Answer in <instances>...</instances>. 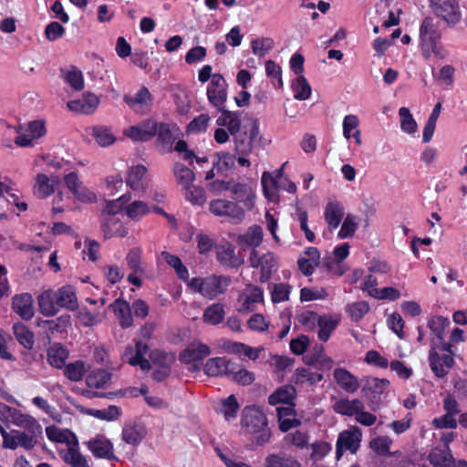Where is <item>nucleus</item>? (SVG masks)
<instances>
[{
	"label": "nucleus",
	"instance_id": "obj_43",
	"mask_svg": "<svg viewBox=\"0 0 467 467\" xmlns=\"http://www.w3.org/2000/svg\"><path fill=\"white\" fill-rule=\"evenodd\" d=\"M263 241V229L259 225H253L247 233L240 236V244L254 249L260 245Z\"/></svg>",
	"mask_w": 467,
	"mask_h": 467
},
{
	"label": "nucleus",
	"instance_id": "obj_42",
	"mask_svg": "<svg viewBox=\"0 0 467 467\" xmlns=\"http://www.w3.org/2000/svg\"><path fill=\"white\" fill-rule=\"evenodd\" d=\"M268 288L271 293V300L274 304L289 300L292 286L288 284L278 283L269 284Z\"/></svg>",
	"mask_w": 467,
	"mask_h": 467
},
{
	"label": "nucleus",
	"instance_id": "obj_58",
	"mask_svg": "<svg viewBox=\"0 0 467 467\" xmlns=\"http://www.w3.org/2000/svg\"><path fill=\"white\" fill-rule=\"evenodd\" d=\"M142 250L140 247H133L126 255V262L129 268L134 273L143 274L141 267Z\"/></svg>",
	"mask_w": 467,
	"mask_h": 467
},
{
	"label": "nucleus",
	"instance_id": "obj_29",
	"mask_svg": "<svg viewBox=\"0 0 467 467\" xmlns=\"http://www.w3.org/2000/svg\"><path fill=\"white\" fill-rule=\"evenodd\" d=\"M230 190L233 193V199L235 201V203L242 202L248 210L253 208L254 195L251 187L247 184L237 182L230 187Z\"/></svg>",
	"mask_w": 467,
	"mask_h": 467
},
{
	"label": "nucleus",
	"instance_id": "obj_54",
	"mask_svg": "<svg viewBox=\"0 0 467 467\" xmlns=\"http://www.w3.org/2000/svg\"><path fill=\"white\" fill-rule=\"evenodd\" d=\"M129 218L138 221L150 213L148 204L142 201H134L125 208Z\"/></svg>",
	"mask_w": 467,
	"mask_h": 467
},
{
	"label": "nucleus",
	"instance_id": "obj_9",
	"mask_svg": "<svg viewBox=\"0 0 467 467\" xmlns=\"http://www.w3.org/2000/svg\"><path fill=\"white\" fill-rule=\"evenodd\" d=\"M157 120L152 118L142 120L125 130L124 134L133 141L147 142L152 140L158 131Z\"/></svg>",
	"mask_w": 467,
	"mask_h": 467
},
{
	"label": "nucleus",
	"instance_id": "obj_34",
	"mask_svg": "<svg viewBox=\"0 0 467 467\" xmlns=\"http://www.w3.org/2000/svg\"><path fill=\"white\" fill-rule=\"evenodd\" d=\"M228 378L242 386H248L255 379L254 372L247 370L236 362L233 363Z\"/></svg>",
	"mask_w": 467,
	"mask_h": 467
},
{
	"label": "nucleus",
	"instance_id": "obj_32",
	"mask_svg": "<svg viewBox=\"0 0 467 467\" xmlns=\"http://www.w3.org/2000/svg\"><path fill=\"white\" fill-rule=\"evenodd\" d=\"M13 332L16 339L21 346L27 350L33 348L35 345V336L27 326L21 322L15 323L13 325Z\"/></svg>",
	"mask_w": 467,
	"mask_h": 467
},
{
	"label": "nucleus",
	"instance_id": "obj_3",
	"mask_svg": "<svg viewBox=\"0 0 467 467\" xmlns=\"http://www.w3.org/2000/svg\"><path fill=\"white\" fill-rule=\"evenodd\" d=\"M242 425L245 430L254 435V441L258 446L265 445L272 436L268 428L265 414L255 406L244 409Z\"/></svg>",
	"mask_w": 467,
	"mask_h": 467
},
{
	"label": "nucleus",
	"instance_id": "obj_30",
	"mask_svg": "<svg viewBox=\"0 0 467 467\" xmlns=\"http://www.w3.org/2000/svg\"><path fill=\"white\" fill-rule=\"evenodd\" d=\"M428 459L432 467H451V464L454 462L451 451L447 445L433 449L430 452Z\"/></svg>",
	"mask_w": 467,
	"mask_h": 467
},
{
	"label": "nucleus",
	"instance_id": "obj_8",
	"mask_svg": "<svg viewBox=\"0 0 467 467\" xmlns=\"http://www.w3.org/2000/svg\"><path fill=\"white\" fill-rule=\"evenodd\" d=\"M227 88L228 84L223 75L214 73L206 88L209 103L215 109L224 107L228 98Z\"/></svg>",
	"mask_w": 467,
	"mask_h": 467
},
{
	"label": "nucleus",
	"instance_id": "obj_12",
	"mask_svg": "<svg viewBox=\"0 0 467 467\" xmlns=\"http://www.w3.org/2000/svg\"><path fill=\"white\" fill-rule=\"evenodd\" d=\"M430 368L438 378L445 377L450 368L454 365V359L450 353L440 355L435 348H431L429 352Z\"/></svg>",
	"mask_w": 467,
	"mask_h": 467
},
{
	"label": "nucleus",
	"instance_id": "obj_63",
	"mask_svg": "<svg viewBox=\"0 0 467 467\" xmlns=\"http://www.w3.org/2000/svg\"><path fill=\"white\" fill-rule=\"evenodd\" d=\"M185 198L193 205H202L206 201L205 192L202 188L189 185V188H184Z\"/></svg>",
	"mask_w": 467,
	"mask_h": 467
},
{
	"label": "nucleus",
	"instance_id": "obj_7",
	"mask_svg": "<svg viewBox=\"0 0 467 467\" xmlns=\"http://www.w3.org/2000/svg\"><path fill=\"white\" fill-rule=\"evenodd\" d=\"M390 382L386 379L368 377L362 387L363 396L368 400L372 410L380 407L383 399L386 397V390Z\"/></svg>",
	"mask_w": 467,
	"mask_h": 467
},
{
	"label": "nucleus",
	"instance_id": "obj_10",
	"mask_svg": "<svg viewBox=\"0 0 467 467\" xmlns=\"http://www.w3.org/2000/svg\"><path fill=\"white\" fill-rule=\"evenodd\" d=\"M360 437L361 432L358 427L340 432L336 444L337 458L339 459L346 451L356 452L359 447Z\"/></svg>",
	"mask_w": 467,
	"mask_h": 467
},
{
	"label": "nucleus",
	"instance_id": "obj_60",
	"mask_svg": "<svg viewBox=\"0 0 467 467\" xmlns=\"http://www.w3.org/2000/svg\"><path fill=\"white\" fill-rule=\"evenodd\" d=\"M449 326L450 320L441 316L432 317L428 322L429 328L440 340L443 339V334Z\"/></svg>",
	"mask_w": 467,
	"mask_h": 467
},
{
	"label": "nucleus",
	"instance_id": "obj_21",
	"mask_svg": "<svg viewBox=\"0 0 467 467\" xmlns=\"http://www.w3.org/2000/svg\"><path fill=\"white\" fill-rule=\"evenodd\" d=\"M344 216V207L337 201L328 202L324 212L325 221L330 233L340 224Z\"/></svg>",
	"mask_w": 467,
	"mask_h": 467
},
{
	"label": "nucleus",
	"instance_id": "obj_62",
	"mask_svg": "<svg viewBox=\"0 0 467 467\" xmlns=\"http://www.w3.org/2000/svg\"><path fill=\"white\" fill-rule=\"evenodd\" d=\"M274 40L271 37H262L254 39L251 42V48L253 53L258 57H264L265 53L273 49Z\"/></svg>",
	"mask_w": 467,
	"mask_h": 467
},
{
	"label": "nucleus",
	"instance_id": "obj_24",
	"mask_svg": "<svg viewBox=\"0 0 467 467\" xmlns=\"http://www.w3.org/2000/svg\"><path fill=\"white\" fill-rule=\"evenodd\" d=\"M55 292L57 309L62 307L70 311H74L78 308V298L73 286L65 285Z\"/></svg>",
	"mask_w": 467,
	"mask_h": 467
},
{
	"label": "nucleus",
	"instance_id": "obj_22",
	"mask_svg": "<svg viewBox=\"0 0 467 467\" xmlns=\"http://www.w3.org/2000/svg\"><path fill=\"white\" fill-rule=\"evenodd\" d=\"M221 115L216 119V124L219 128L227 127L230 134H234L241 125V112L232 111L226 109V107L216 108Z\"/></svg>",
	"mask_w": 467,
	"mask_h": 467
},
{
	"label": "nucleus",
	"instance_id": "obj_25",
	"mask_svg": "<svg viewBox=\"0 0 467 467\" xmlns=\"http://www.w3.org/2000/svg\"><path fill=\"white\" fill-rule=\"evenodd\" d=\"M145 427L139 422L126 423L122 429V440L132 446H138L146 436Z\"/></svg>",
	"mask_w": 467,
	"mask_h": 467
},
{
	"label": "nucleus",
	"instance_id": "obj_50",
	"mask_svg": "<svg viewBox=\"0 0 467 467\" xmlns=\"http://www.w3.org/2000/svg\"><path fill=\"white\" fill-rule=\"evenodd\" d=\"M217 161L214 163L213 168L216 169L218 173H224L234 167L236 157L227 151H221L216 154Z\"/></svg>",
	"mask_w": 467,
	"mask_h": 467
},
{
	"label": "nucleus",
	"instance_id": "obj_18",
	"mask_svg": "<svg viewBox=\"0 0 467 467\" xmlns=\"http://www.w3.org/2000/svg\"><path fill=\"white\" fill-rule=\"evenodd\" d=\"M216 259L222 265L230 268H238L244 263L243 260L236 256L234 246L228 242L217 248Z\"/></svg>",
	"mask_w": 467,
	"mask_h": 467
},
{
	"label": "nucleus",
	"instance_id": "obj_23",
	"mask_svg": "<svg viewBox=\"0 0 467 467\" xmlns=\"http://www.w3.org/2000/svg\"><path fill=\"white\" fill-rule=\"evenodd\" d=\"M333 377L337 384L348 393H354L359 389L358 379L344 368H335Z\"/></svg>",
	"mask_w": 467,
	"mask_h": 467
},
{
	"label": "nucleus",
	"instance_id": "obj_15",
	"mask_svg": "<svg viewBox=\"0 0 467 467\" xmlns=\"http://www.w3.org/2000/svg\"><path fill=\"white\" fill-rule=\"evenodd\" d=\"M99 104V99L95 94L86 92L81 99L68 101L67 106L71 111L88 115L97 109Z\"/></svg>",
	"mask_w": 467,
	"mask_h": 467
},
{
	"label": "nucleus",
	"instance_id": "obj_20",
	"mask_svg": "<svg viewBox=\"0 0 467 467\" xmlns=\"http://www.w3.org/2000/svg\"><path fill=\"white\" fill-rule=\"evenodd\" d=\"M109 307L114 312L122 328H129L133 325L131 307L126 300L118 298L109 305Z\"/></svg>",
	"mask_w": 467,
	"mask_h": 467
},
{
	"label": "nucleus",
	"instance_id": "obj_28",
	"mask_svg": "<svg viewBox=\"0 0 467 467\" xmlns=\"http://www.w3.org/2000/svg\"><path fill=\"white\" fill-rule=\"evenodd\" d=\"M39 312L45 317H54L58 309L56 303V292L52 289L42 292L37 296Z\"/></svg>",
	"mask_w": 467,
	"mask_h": 467
},
{
	"label": "nucleus",
	"instance_id": "obj_11",
	"mask_svg": "<svg viewBox=\"0 0 467 467\" xmlns=\"http://www.w3.org/2000/svg\"><path fill=\"white\" fill-rule=\"evenodd\" d=\"M86 444L95 458L109 461L118 460L114 454L112 442L103 435H96V437L89 440Z\"/></svg>",
	"mask_w": 467,
	"mask_h": 467
},
{
	"label": "nucleus",
	"instance_id": "obj_44",
	"mask_svg": "<svg viewBox=\"0 0 467 467\" xmlns=\"http://www.w3.org/2000/svg\"><path fill=\"white\" fill-rule=\"evenodd\" d=\"M86 374L85 363L82 360L65 364L64 375L70 381L78 382L83 379Z\"/></svg>",
	"mask_w": 467,
	"mask_h": 467
},
{
	"label": "nucleus",
	"instance_id": "obj_31",
	"mask_svg": "<svg viewBox=\"0 0 467 467\" xmlns=\"http://www.w3.org/2000/svg\"><path fill=\"white\" fill-rule=\"evenodd\" d=\"M363 409L364 405L358 399H354L352 400L348 399H340L333 405V410L336 413L348 417L356 416L357 412Z\"/></svg>",
	"mask_w": 467,
	"mask_h": 467
},
{
	"label": "nucleus",
	"instance_id": "obj_52",
	"mask_svg": "<svg viewBox=\"0 0 467 467\" xmlns=\"http://www.w3.org/2000/svg\"><path fill=\"white\" fill-rule=\"evenodd\" d=\"M62 459L71 467H89L87 459L80 453L78 449L68 448L62 455Z\"/></svg>",
	"mask_w": 467,
	"mask_h": 467
},
{
	"label": "nucleus",
	"instance_id": "obj_26",
	"mask_svg": "<svg viewBox=\"0 0 467 467\" xmlns=\"http://www.w3.org/2000/svg\"><path fill=\"white\" fill-rule=\"evenodd\" d=\"M69 352L61 343H54L47 349V363L56 368H63L67 359Z\"/></svg>",
	"mask_w": 467,
	"mask_h": 467
},
{
	"label": "nucleus",
	"instance_id": "obj_41",
	"mask_svg": "<svg viewBox=\"0 0 467 467\" xmlns=\"http://www.w3.org/2000/svg\"><path fill=\"white\" fill-rule=\"evenodd\" d=\"M324 379L322 373L313 372L306 368H297L295 374L296 384L307 383L310 386L317 384Z\"/></svg>",
	"mask_w": 467,
	"mask_h": 467
},
{
	"label": "nucleus",
	"instance_id": "obj_19",
	"mask_svg": "<svg viewBox=\"0 0 467 467\" xmlns=\"http://www.w3.org/2000/svg\"><path fill=\"white\" fill-rule=\"evenodd\" d=\"M101 231L105 239L125 237L129 233L122 221L115 216H108L101 222Z\"/></svg>",
	"mask_w": 467,
	"mask_h": 467
},
{
	"label": "nucleus",
	"instance_id": "obj_64",
	"mask_svg": "<svg viewBox=\"0 0 467 467\" xmlns=\"http://www.w3.org/2000/svg\"><path fill=\"white\" fill-rule=\"evenodd\" d=\"M110 379V374L105 369L94 371L87 377L88 387L101 389Z\"/></svg>",
	"mask_w": 467,
	"mask_h": 467
},
{
	"label": "nucleus",
	"instance_id": "obj_45",
	"mask_svg": "<svg viewBox=\"0 0 467 467\" xmlns=\"http://www.w3.org/2000/svg\"><path fill=\"white\" fill-rule=\"evenodd\" d=\"M294 98L297 100H306L311 95V87L307 79L300 75L292 82Z\"/></svg>",
	"mask_w": 467,
	"mask_h": 467
},
{
	"label": "nucleus",
	"instance_id": "obj_35",
	"mask_svg": "<svg viewBox=\"0 0 467 467\" xmlns=\"http://www.w3.org/2000/svg\"><path fill=\"white\" fill-rule=\"evenodd\" d=\"M157 141L166 152L172 151V145L175 136L171 130V125L166 122H157Z\"/></svg>",
	"mask_w": 467,
	"mask_h": 467
},
{
	"label": "nucleus",
	"instance_id": "obj_53",
	"mask_svg": "<svg viewBox=\"0 0 467 467\" xmlns=\"http://www.w3.org/2000/svg\"><path fill=\"white\" fill-rule=\"evenodd\" d=\"M45 326L51 334L63 333L70 326V316L62 315L55 319L44 321Z\"/></svg>",
	"mask_w": 467,
	"mask_h": 467
},
{
	"label": "nucleus",
	"instance_id": "obj_16",
	"mask_svg": "<svg viewBox=\"0 0 467 467\" xmlns=\"http://www.w3.org/2000/svg\"><path fill=\"white\" fill-rule=\"evenodd\" d=\"M234 361L225 357H216L209 358L203 368L204 373L209 377L228 378Z\"/></svg>",
	"mask_w": 467,
	"mask_h": 467
},
{
	"label": "nucleus",
	"instance_id": "obj_46",
	"mask_svg": "<svg viewBox=\"0 0 467 467\" xmlns=\"http://www.w3.org/2000/svg\"><path fill=\"white\" fill-rule=\"evenodd\" d=\"M153 100L152 95L147 87H141L134 97L126 95L124 97V101L130 107L135 109L136 105H149L151 104Z\"/></svg>",
	"mask_w": 467,
	"mask_h": 467
},
{
	"label": "nucleus",
	"instance_id": "obj_5",
	"mask_svg": "<svg viewBox=\"0 0 467 467\" xmlns=\"http://www.w3.org/2000/svg\"><path fill=\"white\" fill-rule=\"evenodd\" d=\"M231 284L232 279L230 276L212 275L204 278L193 277L189 281L188 285L202 296L214 299L223 294Z\"/></svg>",
	"mask_w": 467,
	"mask_h": 467
},
{
	"label": "nucleus",
	"instance_id": "obj_4",
	"mask_svg": "<svg viewBox=\"0 0 467 467\" xmlns=\"http://www.w3.org/2000/svg\"><path fill=\"white\" fill-rule=\"evenodd\" d=\"M260 122L258 119H252L251 124L240 125L234 134H231L234 142V150L236 154L249 156L254 149L261 145L263 137L259 132Z\"/></svg>",
	"mask_w": 467,
	"mask_h": 467
},
{
	"label": "nucleus",
	"instance_id": "obj_1",
	"mask_svg": "<svg viewBox=\"0 0 467 467\" xmlns=\"http://www.w3.org/2000/svg\"><path fill=\"white\" fill-rule=\"evenodd\" d=\"M3 409L8 411L11 422L23 429V431L12 430L11 441L14 445H7L6 449L16 450L22 447L30 451L39 443L40 440H43V428L33 416L8 405H3Z\"/></svg>",
	"mask_w": 467,
	"mask_h": 467
},
{
	"label": "nucleus",
	"instance_id": "obj_48",
	"mask_svg": "<svg viewBox=\"0 0 467 467\" xmlns=\"http://www.w3.org/2000/svg\"><path fill=\"white\" fill-rule=\"evenodd\" d=\"M97 143L101 147H108L115 142L116 138L110 132V130L104 126H96L92 128L91 132Z\"/></svg>",
	"mask_w": 467,
	"mask_h": 467
},
{
	"label": "nucleus",
	"instance_id": "obj_14",
	"mask_svg": "<svg viewBox=\"0 0 467 467\" xmlns=\"http://www.w3.org/2000/svg\"><path fill=\"white\" fill-rule=\"evenodd\" d=\"M210 211L217 216H229L237 219L244 215V209L239 207L237 203L222 199L212 201L210 202Z\"/></svg>",
	"mask_w": 467,
	"mask_h": 467
},
{
	"label": "nucleus",
	"instance_id": "obj_2",
	"mask_svg": "<svg viewBox=\"0 0 467 467\" xmlns=\"http://www.w3.org/2000/svg\"><path fill=\"white\" fill-rule=\"evenodd\" d=\"M441 38V23L432 16H425L419 28V48L424 60L447 58L449 51L442 44Z\"/></svg>",
	"mask_w": 467,
	"mask_h": 467
},
{
	"label": "nucleus",
	"instance_id": "obj_40",
	"mask_svg": "<svg viewBox=\"0 0 467 467\" xmlns=\"http://www.w3.org/2000/svg\"><path fill=\"white\" fill-rule=\"evenodd\" d=\"M54 192V186L50 183L49 178L43 173L36 175L34 185V194L40 199H45Z\"/></svg>",
	"mask_w": 467,
	"mask_h": 467
},
{
	"label": "nucleus",
	"instance_id": "obj_56",
	"mask_svg": "<svg viewBox=\"0 0 467 467\" xmlns=\"http://www.w3.org/2000/svg\"><path fill=\"white\" fill-rule=\"evenodd\" d=\"M285 442L298 449H305L308 447L309 436L306 432L297 430L286 434L285 436Z\"/></svg>",
	"mask_w": 467,
	"mask_h": 467
},
{
	"label": "nucleus",
	"instance_id": "obj_17",
	"mask_svg": "<svg viewBox=\"0 0 467 467\" xmlns=\"http://www.w3.org/2000/svg\"><path fill=\"white\" fill-rule=\"evenodd\" d=\"M12 309L24 320L34 317L33 299L30 294L16 295L12 300Z\"/></svg>",
	"mask_w": 467,
	"mask_h": 467
},
{
	"label": "nucleus",
	"instance_id": "obj_51",
	"mask_svg": "<svg viewBox=\"0 0 467 467\" xmlns=\"http://www.w3.org/2000/svg\"><path fill=\"white\" fill-rule=\"evenodd\" d=\"M265 73L275 88H283L282 68L277 63L271 59L267 60L265 62Z\"/></svg>",
	"mask_w": 467,
	"mask_h": 467
},
{
	"label": "nucleus",
	"instance_id": "obj_6",
	"mask_svg": "<svg viewBox=\"0 0 467 467\" xmlns=\"http://www.w3.org/2000/svg\"><path fill=\"white\" fill-rule=\"evenodd\" d=\"M432 13L448 27L452 28L462 20V11L458 0H430Z\"/></svg>",
	"mask_w": 467,
	"mask_h": 467
},
{
	"label": "nucleus",
	"instance_id": "obj_55",
	"mask_svg": "<svg viewBox=\"0 0 467 467\" xmlns=\"http://www.w3.org/2000/svg\"><path fill=\"white\" fill-rule=\"evenodd\" d=\"M239 408L240 406L235 396L232 394L226 399L223 400L220 412L223 414L226 420H230L237 416Z\"/></svg>",
	"mask_w": 467,
	"mask_h": 467
},
{
	"label": "nucleus",
	"instance_id": "obj_59",
	"mask_svg": "<svg viewBox=\"0 0 467 467\" xmlns=\"http://www.w3.org/2000/svg\"><path fill=\"white\" fill-rule=\"evenodd\" d=\"M368 295L379 300L389 301H395L400 297V290L392 286H387L380 289L374 288L368 291Z\"/></svg>",
	"mask_w": 467,
	"mask_h": 467
},
{
	"label": "nucleus",
	"instance_id": "obj_27",
	"mask_svg": "<svg viewBox=\"0 0 467 467\" xmlns=\"http://www.w3.org/2000/svg\"><path fill=\"white\" fill-rule=\"evenodd\" d=\"M296 393V388L292 385L281 386L268 397V403L272 406L279 403L294 405Z\"/></svg>",
	"mask_w": 467,
	"mask_h": 467
},
{
	"label": "nucleus",
	"instance_id": "obj_39",
	"mask_svg": "<svg viewBox=\"0 0 467 467\" xmlns=\"http://www.w3.org/2000/svg\"><path fill=\"white\" fill-rule=\"evenodd\" d=\"M339 323L338 318H333L332 317L322 316L319 317L317 327H319L317 336L319 340L327 342L332 332L337 328Z\"/></svg>",
	"mask_w": 467,
	"mask_h": 467
},
{
	"label": "nucleus",
	"instance_id": "obj_37",
	"mask_svg": "<svg viewBox=\"0 0 467 467\" xmlns=\"http://www.w3.org/2000/svg\"><path fill=\"white\" fill-rule=\"evenodd\" d=\"M173 173L177 183L182 185L183 189L189 188V185L192 184L195 179L193 171L181 162H176L173 165Z\"/></svg>",
	"mask_w": 467,
	"mask_h": 467
},
{
	"label": "nucleus",
	"instance_id": "obj_38",
	"mask_svg": "<svg viewBox=\"0 0 467 467\" xmlns=\"http://www.w3.org/2000/svg\"><path fill=\"white\" fill-rule=\"evenodd\" d=\"M225 316L224 306L221 303H214L209 306L203 312V322L216 326L223 322Z\"/></svg>",
	"mask_w": 467,
	"mask_h": 467
},
{
	"label": "nucleus",
	"instance_id": "obj_47",
	"mask_svg": "<svg viewBox=\"0 0 467 467\" xmlns=\"http://www.w3.org/2000/svg\"><path fill=\"white\" fill-rule=\"evenodd\" d=\"M254 255H255V250H253L250 255V264L252 267H261L262 269L271 272L275 270L277 262L273 253H266L263 254L256 262H254Z\"/></svg>",
	"mask_w": 467,
	"mask_h": 467
},
{
	"label": "nucleus",
	"instance_id": "obj_57",
	"mask_svg": "<svg viewBox=\"0 0 467 467\" xmlns=\"http://www.w3.org/2000/svg\"><path fill=\"white\" fill-rule=\"evenodd\" d=\"M399 115L400 117L401 130L409 134L415 133L418 126L410 109L402 107L399 109Z\"/></svg>",
	"mask_w": 467,
	"mask_h": 467
},
{
	"label": "nucleus",
	"instance_id": "obj_49",
	"mask_svg": "<svg viewBox=\"0 0 467 467\" xmlns=\"http://www.w3.org/2000/svg\"><path fill=\"white\" fill-rule=\"evenodd\" d=\"M87 413L99 420L110 421L117 420L120 416L121 411L118 406L109 405L107 409L102 410L88 409L87 410Z\"/></svg>",
	"mask_w": 467,
	"mask_h": 467
},
{
	"label": "nucleus",
	"instance_id": "obj_61",
	"mask_svg": "<svg viewBox=\"0 0 467 467\" xmlns=\"http://www.w3.org/2000/svg\"><path fill=\"white\" fill-rule=\"evenodd\" d=\"M369 311V305L366 301H358L348 306L347 312L354 322H358Z\"/></svg>",
	"mask_w": 467,
	"mask_h": 467
},
{
	"label": "nucleus",
	"instance_id": "obj_13",
	"mask_svg": "<svg viewBox=\"0 0 467 467\" xmlns=\"http://www.w3.org/2000/svg\"><path fill=\"white\" fill-rule=\"evenodd\" d=\"M211 354V348L200 341H193L180 353L179 359L182 363L191 364L201 361Z\"/></svg>",
	"mask_w": 467,
	"mask_h": 467
},
{
	"label": "nucleus",
	"instance_id": "obj_33",
	"mask_svg": "<svg viewBox=\"0 0 467 467\" xmlns=\"http://www.w3.org/2000/svg\"><path fill=\"white\" fill-rule=\"evenodd\" d=\"M265 467H301L299 462L285 452L269 454L265 460Z\"/></svg>",
	"mask_w": 467,
	"mask_h": 467
},
{
	"label": "nucleus",
	"instance_id": "obj_36",
	"mask_svg": "<svg viewBox=\"0 0 467 467\" xmlns=\"http://www.w3.org/2000/svg\"><path fill=\"white\" fill-rule=\"evenodd\" d=\"M147 172V168L144 165L139 164L132 166L126 180L127 185L133 191H145L143 183V177Z\"/></svg>",
	"mask_w": 467,
	"mask_h": 467
}]
</instances>
